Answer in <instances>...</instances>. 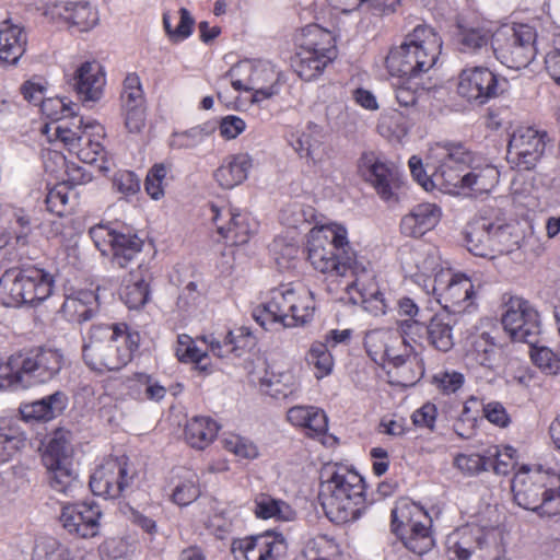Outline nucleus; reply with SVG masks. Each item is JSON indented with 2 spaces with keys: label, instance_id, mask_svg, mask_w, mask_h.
<instances>
[{
  "label": "nucleus",
  "instance_id": "1",
  "mask_svg": "<svg viewBox=\"0 0 560 560\" xmlns=\"http://www.w3.org/2000/svg\"><path fill=\"white\" fill-rule=\"evenodd\" d=\"M307 258L317 271L331 277H353L347 288H357L362 296L378 302V311L385 313L387 307L384 294L375 290L366 292L361 288V279L368 273L369 261L359 256L348 240L345 226L331 224L311 231L307 241Z\"/></svg>",
  "mask_w": 560,
  "mask_h": 560
},
{
  "label": "nucleus",
  "instance_id": "2",
  "mask_svg": "<svg viewBox=\"0 0 560 560\" xmlns=\"http://www.w3.org/2000/svg\"><path fill=\"white\" fill-rule=\"evenodd\" d=\"M140 342L125 323L93 324L83 337L82 357L96 372L119 371L132 359Z\"/></svg>",
  "mask_w": 560,
  "mask_h": 560
},
{
  "label": "nucleus",
  "instance_id": "3",
  "mask_svg": "<svg viewBox=\"0 0 560 560\" xmlns=\"http://www.w3.org/2000/svg\"><path fill=\"white\" fill-rule=\"evenodd\" d=\"M319 499L326 516L336 524L355 521L364 502V480L345 466L327 465L322 471Z\"/></svg>",
  "mask_w": 560,
  "mask_h": 560
},
{
  "label": "nucleus",
  "instance_id": "4",
  "mask_svg": "<svg viewBox=\"0 0 560 560\" xmlns=\"http://www.w3.org/2000/svg\"><path fill=\"white\" fill-rule=\"evenodd\" d=\"M442 38L427 24L417 25L399 46L386 56L385 66L392 77L421 78L436 63L442 49Z\"/></svg>",
  "mask_w": 560,
  "mask_h": 560
},
{
  "label": "nucleus",
  "instance_id": "5",
  "mask_svg": "<svg viewBox=\"0 0 560 560\" xmlns=\"http://www.w3.org/2000/svg\"><path fill=\"white\" fill-rule=\"evenodd\" d=\"M514 502L539 516L560 514V476L521 466L512 479Z\"/></svg>",
  "mask_w": 560,
  "mask_h": 560
},
{
  "label": "nucleus",
  "instance_id": "6",
  "mask_svg": "<svg viewBox=\"0 0 560 560\" xmlns=\"http://www.w3.org/2000/svg\"><path fill=\"white\" fill-rule=\"evenodd\" d=\"M315 312L313 292L305 288L282 284L270 291V299L254 317L266 327L269 323H279L285 328L303 326L311 322Z\"/></svg>",
  "mask_w": 560,
  "mask_h": 560
},
{
  "label": "nucleus",
  "instance_id": "7",
  "mask_svg": "<svg viewBox=\"0 0 560 560\" xmlns=\"http://www.w3.org/2000/svg\"><path fill=\"white\" fill-rule=\"evenodd\" d=\"M62 364L63 355L59 350L38 348L11 355L0 373H10V386L27 388L50 381Z\"/></svg>",
  "mask_w": 560,
  "mask_h": 560
},
{
  "label": "nucleus",
  "instance_id": "8",
  "mask_svg": "<svg viewBox=\"0 0 560 560\" xmlns=\"http://www.w3.org/2000/svg\"><path fill=\"white\" fill-rule=\"evenodd\" d=\"M536 37L535 28L527 24L505 25L494 32L491 48L502 65L520 70L535 59Z\"/></svg>",
  "mask_w": 560,
  "mask_h": 560
},
{
  "label": "nucleus",
  "instance_id": "9",
  "mask_svg": "<svg viewBox=\"0 0 560 560\" xmlns=\"http://www.w3.org/2000/svg\"><path fill=\"white\" fill-rule=\"evenodd\" d=\"M475 162L474 153L460 142H438L429 148L425 167L433 170L440 186L455 192L462 174Z\"/></svg>",
  "mask_w": 560,
  "mask_h": 560
},
{
  "label": "nucleus",
  "instance_id": "10",
  "mask_svg": "<svg viewBox=\"0 0 560 560\" xmlns=\"http://www.w3.org/2000/svg\"><path fill=\"white\" fill-rule=\"evenodd\" d=\"M501 324L513 341L535 345L539 341L541 322L538 311L517 295L503 296Z\"/></svg>",
  "mask_w": 560,
  "mask_h": 560
},
{
  "label": "nucleus",
  "instance_id": "11",
  "mask_svg": "<svg viewBox=\"0 0 560 560\" xmlns=\"http://www.w3.org/2000/svg\"><path fill=\"white\" fill-rule=\"evenodd\" d=\"M72 447L65 431L58 430L48 442L42 456L48 471L50 487L68 494L77 487V475L72 468Z\"/></svg>",
  "mask_w": 560,
  "mask_h": 560
},
{
  "label": "nucleus",
  "instance_id": "12",
  "mask_svg": "<svg viewBox=\"0 0 560 560\" xmlns=\"http://www.w3.org/2000/svg\"><path fill=\"white\" fill-rule=\"evenodd\" d=\"M508 81L486 67L463 69L458 75L457 93L469 103L483 105L502 94Z\"/></svg>",
  "mask_w": 560,
  "mask_h": 560
},
{
  "label": "nucleus",
  "instance_id": "13",
  "mask_svg": "<svg viewBox=\"0 0 560 560\" xmlns=\"http://www.w3.org/2000/svg\"><path fill=\"white\" fill-rule=\"evenodd\" d=\"M136 470L125 457L104 460L90 477V488L93 494L105 499H115L132 485Z\"/></svg>",
  "mask_w": 560,
  "mask_h": 560
},
{
  "label": "nucleus",
  "instance_id": "14",
  "mask_svg": "<svg viewBox=\"0 0 560 560\" xmlns=\"http://www.w3.org/2000/svg\"><path fill=\"white\" fill-rule=\"evenodd\" d=\"M359 175L373 186L377 195L387 202L398 200L396 190L400 186L398 168L374 152H364L358 161Z\"/></svg>",
  "mask_w": 560,
  "mask_h": 560
},
{
  "label": "nucleus",
  "instance_id": "15",
  "mask_svg": "<svg viewBox=\"0 0 560 560\" xmlns=\"http://www.w3.org/2000/svg\"><path fill=\"white\" fill-rule=\"evenodd\" d=\"M548 133L533 127H520L510 136L508 161L518 168L533 170L542 158Z\"/></svg>",
  "mask_w": 560,
  "mask_h": 560
},
{
  "label": "nucleus",
  "instance_id": "16",
  "mask_svg": "<svg viewBox=\"0 0 560 560\" xmlns=\"http://www.w3.org/2000/svg\"><path fill=\"white\" fill-rule=\"evenodd\" d=\"M232 75H247L248 89L253 92V103H259L278 93L279 74L267 62L243 61L231 68Z\"/></svg>",
  "mask_w": 560,
  "mask_h": 560
},
{
  "label": "nucleus",
  "instance_id": "17",
  "mask_svg": "<svg viewBox=\"0 0 560 560\" xmlns=\"http://www.w3.org/2000/svg\"><path fill=\"white\" fill-rule=\"evenodd\" d=\"M102 511L95 502H80L62 509L60 521L70 533L81 538L95 537L100 532Z\"/></svg>",
  "mask_w": 560,
  "mask_h": 560
},
{
  "label": "nucleus",
  "instance_id": "18",
  "mask_svg": "<svg viewBox=\"0 0 560 560\" xmlns=\"http://www.w3.org/2000/svg\"><path fill=\"white\" fill-rule=\"evenodd\" d=\"M212 212L218 233L234 245L247 243L249 236L256 231V223L246 213L234 209L219 210L214 206H212Z\"/></svg>",
  "mask_w": 560,
  "mask_h": 560
},
{
  "label": "nucleus",
  "instance_id": "19",
  "mask_svg": "<svg viewBox=\"0 0 560 560\" xmlns=\"http://www.w3.org/2000/svg\"><path fill=\"white\" fill-rule=\"evenodd\" d=\"M105 73L100 63L93 61L83 62L69 80V85L75 91L83 102H97L105 86Z\"/></svg>",
  "mask_w": 560,
  "mask_h": 560
},
{
  "label": "nucleus",
  "instance_id": "20",
  "mask_svg": "<svg viewBox=\"0 0 560 560\" xmlns=\"http://www.w3.org/2000/svg\"><path fill=\"white\" fill-rule=\"evenodd\" d=\"M448 276L450 279L447 282L444 281L443 273L435 278L434 291L439 292V301L445 302V310L457 313L460 312V310H458L460 304L470 301L474 296V284L471 280L463 273H448Z\"/></svg>",
  "mask_w": 560,
  "mask_h": 560
},
{
  "label": "nucleus",
  "instance_id": "21",
  "mask_svg": "<svg viewBox=\"0 0 560 560\" xmlns=\"http://www.w3.org/2000/svg\"><path fill=\"white\" fill-rule=\"evenodd\" d=\"M281 546V541L266 533L234 539L231 551L235 560H276L275 552H278Z\"/></svg>",
  "mask_w": 560,
  "mask_h": 560
},
{
  "label": "nucleus",
  "instance_id": "22",
  "mask_svg": "<svg viewBox=\"0 0 560 560\" xmlns=\"http://www.w3.org/2000/svg\"><path fill=\"white\" fill-rule=\"evenodd\" d=\"M336 57L337 50L334 46L302 47L293 58L292 67L301 79L311 81L316 79Z\"/></svg>",
  "mask_w": 560,
  "mask_h": 560
},
{
  "label": "nucleus",
  "instance_id": "23",
  "mask_svg": "<svg viewBox=\"0 0 560 560\" xmlns=\"http://www.w3.org/2000/svg\"><path fill=\"white\" fill-rule=\"evenodd\" d=\"M446 551L451 560H469L482 551L486 539L479 528L462 527L446 538Z\"/></svg>",
  "mask_w": 560,
  "mask_h": 560
},
{
  "label": "nucleus",
  "instance_id": "24",
  "mask_svg": "<svg viewBox=\"0 0 560 560\" xmlns=\"http://www.w3.org/2000/svg\"><path fill=\"white\" fill-rule=\"evenodd\" d=\"M499 171L490 164H470L467 171L462 174L455 191H469L474 196L490 192L499 182Z\"/></svg>",
  "mask_w": 560,
  "mask_h": 560
},
{
  "label": "nucleus",
  "instance_id": "25",
  "mask_svg": "<svg viewBox=\"0 0 560 560\" xmlns=\"http://www.w3.org/2000/svg\"><path fill=\"white\" fill-rule=\"evenodd\" d=\"M441 210L434 203L415 206L400 222L401 233L410 237H420L431 231L440 221Z\"/></svg>",
  "mask_w": 560,
  "mask_h": 560
},
{
  "label": "nucleus",
  "instance_id": "26",
  "mask_svg": "<svg viewBox=\"0 0 560 560\" xmlns=\"http://www.w3.org/2000/svg\"><path fill=\"white\" fill-rule=\"evenodd\" d=\"M27 36L23 27L10 21L0 23V62L16 65L24 55Z\"/></svg>",
  "mask_w": 560,
  "mask_h": 560
},
{
  "label": "nucleus",
  "instance_id": "27",
  "mask_svg": "<svg viewBox=\"0 0 560 560\" xmlns=\"http://www.w3.org/2000/svg\"><path fill=\"white\" fill-rule=\"evenodd\" d=\"M250 377L264 394L276 399L287 398L299 389L296 378L291 371L275 373L265 370L262 376L253 372Z\"/></svg>",
  "mask_w": 560,
  "mask_h": 560
},
{
  "label": "nucleus",
  "instance_id": "28",
  "mask_svg": "<svg viewBox=\"0 0 560 560\" xmlns=\"http://www.w3.org/2000/svg\"><path fill=\"white\" fill-rule=\"evenodd\" d=\"M23 296L25 304H36L52 293V276L39 268L22 269Z\"/></svg>",
  "mask_w": 560,
  "mask_h": 560
},
{
  "label": "nucleus",
  "instance_id": "29",
  "mask_svg": "<svg viewBox=\"0 0 560 560\" xmlns=\"http://www.w3.org/2000/svg\"><path fill=\"white\" fill-rule=\"evenodd\" d=\"M390 337L381 331H373L366 335L364 347L373 361L392 364L395 368H404L411 364L409 355L396 353L394 347L387 343Z\"/></svg>",
  "mask_w": 560,
  "mask_h": 560
},
{
  "label": "nucleus",
  "instance_id": "30",
  "mask_svg": "<svg viewBox=\"0 0 560 560\" xmlns=\"http://www.w3.org/2000/svg\"><path fill=\"white\" fill-rule=\"evenodd\" d=\"M67 407V396L56 392L39 400L21 406L22 418L26 421H49L59 416Z\"/></svg>",
  "mask_w": 560,
  "mask_h": 560
},
{
  "label": "nucleus",
  "instance_id": "31",
  "mask_svg": "<svg viewBox=\"0 0 560 560\" xmlns=\"http://www.w3.org/2000/svg\"><path fill=\"white\" fill-rule=\"evenodd\" d=\"M252 168V158L246 153L228 156L214 172L218 184L225 189H231L243 183Z\"/></svg>",
  "mask_w": 560,
  "mask_h": 560
},
{
  "label": "nucleus",
  "instance_id": "32",
  "mask_svg": "<svg viewBox=\"0 0 560 560\" xmlns=\"http://www.w3.org/2000/svg\"><path fill=\"white\" fill-rule=\"evenodd\" d=\"M288 420L295 427H301L308 436L326 433L328 420L324 410L314 406H294L288 410Z\"/></svg>",
  "mask_w": 560,
  "mask_h": 560
},
{
  "label": "nucleus",
  "instance_id": "33",
  "mask_svg": "<svg viewBox=\"0 0 560 560\" xmlns=\"http://www.w3.org/2000/svg\"><path fill=\"white\" fill-rule=\"evenodd\" d=\"M97 311V296L92 291H80L74 296H68L61 306L65 317L78 324L92 319Z\"/></svg>",
  "mask_w": 560,
  "mask_h": 560
},
{
  "label": "nucleus",
  "instance_id": "34",
  "mask_svg": "<svg viewBox=\"0 0 560 560\" xmlns=\"http://www.w3.org/2000/svg\"><path fill=\"white\" fill-rule=\"evenodd\" d=\"M423 524H431V518L413 502L400 501L392 510V526L397 536Z\"/></svg>",
  "mask_w": 560,
  "mask_h": 560
},
{
  "label": "nucleus",
  "instance_id": "35",
  "mask_svg": "<svg viewBox=\"0 0 560 560\" xmlns=\"http://www.w3.org/2000/svg\"><path fill=\"white\" fill-rule=\"evenodd\" d=\"M493 35L494 33L481 25L458 24L455 42L459 51L478 54L488 50L489 44L493 40Z\"/></svg>",
  "mask_w": 560,
  "mask_h": 560
},
{
  "label": "nucleus",
  "instance_id": "36",
  "mask_svg": "<svg viewBox=\"0 0 560 560\" xmlns=\"http://www.w3.org/2000/svg\"><path fill=\"white\" fill-rule=\"evenodd\" d=\"M492 222L480 218L469 222L465 230L467 249L479 257H491Z\"/></svg>",
  "mask_w": 560,
  "mask_h": 560
},
{
  "label": "nucleus",
  "instance_id": "37",
  "mask_svg": "<svg viewBox=\"0 0 560 560\" xmlns=\"http://www.w3.org/2000/svg\"><path fill=\"white\" fill-rule=\"evenodd\" d=\"M402 269L410 277L433 275L440 267V257L432 249L416 248L402 254Z\"/></svg>",
  "mask_w": 560,
  "mask_h": 560
},
{
  "label": "nucleus",
  "instance_id": "38",
  "mask_svg": "<svg viewBox=\"0 0 560 560\" xmlns=\"http://www.w3.org/2000/svg\"><path fill=\"white\" fill-rule=\"evenodd\" d=\"M102 136L103 132L98 133L94 129H89V132L81 137L80 140V142H86V145L74 149L72 153L83 163L95 164L100 172L107 173L110 170V161L106 156L104 147L98 141ZM78 147H80V144Z\"/></svg>",
  "mask_w": 560,
  "mask_h": 560
},
{
  "label": "nucleus",
  "instance_id": "39",
  "mask_svg": "<svg viewBox=\"0 0 560 560\" xmlns=\"http://www.w3.org/2000/svg\"><path fill=\"white\" fill-rule=\"evenodd\" d=\"M143 242L137 234L128 230H118L109 250L113 264L125 268L140 254Z\"/></svg>",
  "mask_w": 560,
  "mask_h": 560
},
{
  "label": "nucleus",
  "instance_id": "40",
  "mask_svg": "<svg viewBox=\"0 0 560 560\" xmlns=\"http://www.w3.org/2000/svg\"><path fill=\"white\" fill-rule=\"evenodd\" d=\"M218 431L219 425L213 419L197 416L187 422L185 428V439L191 447L203 450L212 443Z\"/></svg>",
  "mask_w": 560,
  "mask_h": 560
},
{
  "label": "nucleus",
  "instance_id": "41",
  "mask_svg": "<svg viewBox=\"0 0 560 560\" xmlns=\"http://www.w3.org/2000/svg\"><path fill=\"white\" fill-rule=\"evenodd\" d=\"M453 324L451 314H438L427 326L428 341L438 351L447 352L454 347Z\"/></svg>",
  "mask_w": 560,
  "mask_h": 560
},
{
  "label": "nucleus",
  "instance_id": "42",
  "mask_svg": "<svg viewBox=\"0 0 560 560\" xmlns=\"http://www.w3.org/2000/svg\"><path fill=\"white\" fill-rule=\"evenodd\" d=\"M149 294L148 280L143 270L139 268L138 271L130 273V279L122 289L120 296L128 308L139 310L148 302Z\"/></svg>",
  "mask_w": 560,
  "mask_h": 560
},
{
  "label": "nucleus",
  "instance_id": "43",
  "mask_svg": "<svg viewBox=\"0 0 560 560\" xmlns=\"http://www.w3.org/2000/svg\"><path fill=\"white\" fill-rule=\"evenodd\" d=\"M22 270L8 269L0 278V299L9 307H18L24 303Z\"/></svg>",
  "mask_w": 560,
  "mask_h": 560
},
{
  "label": "nucleus",
  "instance_id": "44",
  "mask_svg": "<svg viewBox=\"0 0 560 560\" xmlns=\"http://www.w3.org/2000/svg\"><path fill=\"white\" fill-rule=\"evenodd\" d=\"M72 127L67 122L60 124L56 127L57 138L65 143L70 152L78 148L81 137H83L89 129H94L96 132H104L103 127L95 121L84 122L82 118H78L77 122L73 121Z\"/></svg>",
  "mask_w": 560,
  "mask_h": 560
},
{
  "label": "nucleus",
  "instance_id": "45",
  "mask_svg": "<svg viewBox=\"0 0 560 560\" xmlns=\"http://www.w3.org/2000/svg\"><path fill=\"white\" fill-rule=\"evenodd\" d=\"M194 24V18L185 8H180L174 14L168 12L163 14L165 32L173 42L186 39L191 34Z\"/></svg>",
  "mask_w": 560,
  "mask_h": 560
},
{
  "label": "nucleus",
  "instance_id": "46",
  "mask_svg": "<svg viewBox=\"0 0 560 560\" xmlns=\"http://www.w3.org/2000/svg\"><path fill=\"white\" fill-rule=\"evenodd\" d=\"M255 514L259 518H276L280 521H289L293 517L294 512L282 500H277L268 494H259L255 499Z\"/></svg>",
  "mask_w": 560,
  "mask_h": 560
},
{
  "label": "nucleus",
  "instance_id": "47",
  "mask_svg": "<svg viewBox=\"0 0 560 560\" xmlns=\"http://www.w3.org/2000/svg\"><path fill=\"white\" fill-rule=\"evenodd\" d=\"M393 85L397 103L402 107H413L425 93V89L417 77H397Z\"/></svg>",
  "mask_w": 560,
  "mask_h": 560
},
{
  "label": "nucleus",
  "instance_id": "48",
  "mask_svg": "<svg viewBox=\"0 0 560 560\" xmlns=\"http://www.w3.org/2000/svg\"><path fill=\"white\" fill-rule=\"evenodd\" d=\"M431 524H423L408 532L400 534L399 538L404 546L411 552L422 556L434 546V539L430 530Z\"/></svg>",
  "mask_w": 560,
  "mask_h": 560
},
{
  "label": "nucleus",
  "instance_id": "49",
  "mask_svg": "<svg viewBox=\"0 0 560 560\" xmlns=\"http://www.w3.org/2000/svg\"><path fill=\"white\" fill-rule=\"evenodd\" d=\"M514 226L503 223H492L491 257L506 254L518 246L520 236L514 233Z\"/></svg>",
  "mask_w": 560,
  "mask_h": 560
},
{
  "label": "nucleus",
  "instance_id": "50",
  "mask_svg": "<svg viewBox=\"0 0 560 560\" xmlns=\"http://www.w3.org/2000/svg\"><path fill=\"white\" fill-rule=\"evenodd\" d=\"M66 11V19L82 32L91 30L98 22L97 11L88 2L67 3Z\"/></svg>",
  "mask_w": 560,
  "mask_h": 560
},
{
  "label": "nucleus",
  "instance_id": "51",
  "mask_svg": "<svg viewBox=\"0 0 560 560\" xmlns=\"http://www.w3.org/2000/svg\"><path fill=\"white\" fill-rule=\"evenodd\" d=\"M472 354L478 362L489 369H495L501 361V349L493 341L489 334L483 332L480 338L474 341Z\"/></svg>",
  "mask_w": 560,
  "mask_h": 560
},
{
  "label": "nucleus",
  "instance_id": "52",
  "mask_svg": "<svg viewBox=\"0 0 560 560\" xmlns=\"http://www.w3.org/2000/svg\"><path fill=\"white\" fill-rule=\"evenodd\" d=\"M488 469L492 468L497 475H508L515 466L516 451L512 446H504L502 450L490 446L486 450Z\"/></svg>",
  "mask_w": 560,
  "mask_h": 560
},
{
  "label": "nucleus",
  "instance_id": "53",
  "mask_svg": "<svg viewBox=\"0 0 560 560\" xmlns=\"http://www.w3.org/2000/svg\"><path fill=\"white\" fill-rule=\"evenodd\" d=\"M306 361L316 370V377L322 378L331 373L334 366L332 355L329 352L327 343L323 341H315L312 343L307 354Z\"/></svg>",
  "mask_w": 560,
  "mask_h": 560
},
{
  "label": "nucleus",
  "instance_id": "54",
  "mask_svg": "<svg viewBox=\"0 0 560 560\" xmlns=\"http://www.w3.org/2000/svg\"><path fill=\"white\" fill-rule=\"evenodd\" d=\"M9 229L14 236V244L18 248H24L28 245V236L32 232L31 217L24 209H13Z\"/></svg>",
  "mask_w": 560,
  "mask_h": 560
},
{
  "label": "nucleus",
  "instance_id": "55",
  "mask_svg": "<svg viewBox=\"0 0 560 560\" xmlns=\"http://www.w3.org/2000/svg\"><path fill=\"white\" fill-rule=\"evenodd\" d=\"M199 495L198 477L194 472H188L184 480L175 486L172 500L179 506H186L197 500Z\"/></svg>",
  "mask_w": 560,
  "mask_h": 560
},
{
  "label": "nucleus",
  "instance_id": "56",
  "mask_svg": "<svg viewBox=\"0 0 560 560\" xmlns=\"http://www.w3.org/2000/svg\"><path fill=\"white\" fill-rule=\"evenodd\" d=\"M530 358L534 364L547 375H556L560 371V360L548 347H539L538 343L529 345Z\"/></svg>",
  "mask_w": 560,
  "mask_h": 560
},
{
  "label": "nucleus",
  "instance_id": "57",
  "mask_svg": "<svg viewBox=\"0 0 560 560\" xmlns=\"http://www.w3.org/2000/svg\"><path fill=\"white\" fill-rule=\"evenodd\" d=\"M120 98L122 108L145 105V100L141 88V81L136 73H129L125 78Z\"/></svg>",
  "mask_w": 560,
  "mask_h": 560
},
{
  "label": "nucleus",
  "instance_id": "58",
  "mask_svg": "<svg viewBox=\"0 0 560 560\" xmlns=\"http://www.w3.org/2000/svg\"><path fill=\"white\" fill-rule=\"evenodd\" d=\"M140 183L139 176L131 171H119L113 177V188L127 201L139 194Z\"/></svg>",
  "mask_w": 560,
  "mask_h": 560
},
{
  "label": "nucleus",
  "instance_id": "59",
  "mask_svg": "<svg viewBox=\"0 0 560 560\" xmlns=\"http://www.w3.org/2000/svg\"><path fill=\"white\" fill-rule=\"evenodd\" d=\"M223 446L240 458L253 459L258 455V450L253 442L236 434L224 438Z\"/></svg>",
  "mask_w": 560,
  "mask_h": 560
},
{
  "label": "nucleus",
  "instance_id": "60",
  "mask_svg": "<svg viewBox=\"0 0 560 560\" xmlns=\"http://www.w3.org/2000/svg\"><path fill=\"white\" fill-rule=\"evenodd\" d=\"M454 465L463 474L474 476L488 470L487 454H459L455 457Z\"/></svg>",
  "mask_w": 560,
  "mask_h": 560
},
{
  "label": "nucleus",
  "instance_id": "61",
  "mask_svg": "<svg viewBox=\"0 0 560 560\" xmlns=\"http://www.w3.org/2000/svg\"><path fill=\"white\" fill-rule=\"evenodd\" d=\"M117 232L118 230L116 229L100 224L90 229V236L97 249L103 255H108Z\"/></svg>",
  "mask_w": 560,
  "mask_h": 560
},
{
  "label": "nucleus",
  "instance_id": "62",
  "mask_svg": "<svg viewBox=\"0 0 560 560\" xmlns=\"http://www.w3.org/2000/svg\"><path fill=\"white\" fill-rule=\"evenodd\" d=\"M226 338L231 345L230 349L234 350L235 357H241L243 350L255 346V337L246 327L237 328L235 331H229Z\"/></svg>",
  "mask_w": 560,
  "mask_h": 560
},
{
  "label": "nucleus",
  "instance_id": "63",
  "mask_svg": "<svg viewBox=\"0 0 560 560\" xmlns=\"http://www.w3.org/2000/svg\"><path fill=\"white\" fill-rule=\"evenodd\" d=\"M47 209L58 215H62L68 203V188L63 185L50 189L45 199Z\"/></svg>",
  "mask_w": 560,
  "mask_h": 560
},
{
  "label": "nucleus",
  "instance_id": "64",
  "mask_svg": "<svg viewBox=\"0 0 560 560\" xmlns=\"http://www.w3.org/2000/svg\"><path fill=\"white\" fill-rule=\"evenodd\" d=\"M206 137L202 128L194 127L183 132H175L173 135L172 145L178 148H194L201 143Z\"/></svg>",
  "mask_w": 560,
  "mask_h": 560
}]
</instances>
